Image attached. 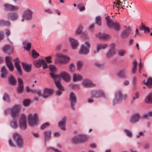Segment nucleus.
Returning a JSON list of instances; mask_svg holds the SVG:
<instances>
[{
  "mask_svg": "<svg viewBox=\"0 0 152 152\" xmlns=\"http://www.w3.org/2000/svg\"><path fill=\"white\" fill-rule=\"evenodd\" d=\"M20 108V107L19 105H15L11 108H8L6 109L4 111V114L5 115H7L10 113L12 118L16 119L18 115Z\"/></svg>",
  "mask_w": 152,
  "mask_h": 152,
  "instance_id": "obj_1",
  "label": "nucleus"
},
{
  "mask_svg": "<svg viewBox=\"0 0 152 152\" xmlns=\"http://www.w3.org/2000/svg\"><path fill=\"white\" fill-rule=\"evenodd\" d=\"M107 24L109 28H112L118 31L121 29V25L120 23L114 22L110 18V16H107L105 18Z\"/></svg>",
  "mask_w": 152,
  "mask_h": 152,
  "instance_id": "obj_2",
  "label": "nucleus"
},
{
  "mask_svg": "<svg viewBox=\"0 0 152 152\" xmlns=\"http://www.w3.org/2000/svg\"><path fill=\"white\" fill-rule=\"evenodd\" d=\"M49 74L53 79L61 78L65 81L67 82L69 81L70 80V76L65 72H62L58 75H56L53 72H50Z\"/></svg>",
  "mask_w": 152,
  "mask_h": 152,
  "instance_id": "obj_3",
  "label": "nucleus"
},
{
  "mask_svg": "<svg viewBox=\"0 0 152 152\" xmlns=\"http://www.w3.org/2000/svg\"><path fill=\"white\" fill-rule=\"evenodd\" d=\"M28 120V123L30 126H33L37 125L39 121L37 114L35 113L33 115L32 114L29 115Z\"/></svg>",
  "mask_w": 152,
  "mask_h": 152,
  "instance_id": "obj_4",
  "label": "nucleus"
},
{
  "mask_svg": "<svg viewBox=\"0 0 152 152\" xmlns=\"http://www.w3.org/2000/svg\"><path fill=\"white\" fill-rule=\"evenodd\" d=\"M13 139L19 147L21 148L24 145L23 139L21 135L17 133L13 134Z\"/></svg>",
  "mask_w": 152,
  "mask_h": 152,
  "instance_id": "obj_5",
  "label": "nucleus"
},
{
  "mask_svg": "<svg viewBox=\"0 0 152 152\" xmlns=\"http://www.w3.org/2000/svg\"><path fill=\"white\" fill-rule=\"evenodd\" d=\"M126 96V95L122 94L120 90H118L115 94V98L114 100V103H117L123 99H125Z\"/></svg>",
  "mask_w": 152,
  "mask_h": 152,
  "instance_id": "obj_6",
  "label": "nucleus"
},
{
  "mask_svg": "<svg viewBox=\"0 0 152 152\" xmlns=\"http://www.w3.org/2000/svg\"><path fill=\"white\" fill-rule=\"evenodd\" d=\"M33 12L29 9L26 10L23 13V17L27 20H31L32 18Z\"/></svg>",
  "mask_w": 152,
  "mask_h": 152,
  "instance_id": "obj_7",
  "label": "nucleus"
},
{
  "mask_svg": "<svg viewBox=\"0 0 152 152\" xmlns=\"http://www.w3.org/2000/svg\"><path fill=\"white\" fill-rule=\"evenodd\" d=\"M18 85L17 88V91L18 94H21L24 91V85L23 80L20 78L18 79Z\"/></svg>",
  "mask_w": 152,
  "mask_h": 152,
  "instance_id": "obj_8",
  "label": "nucleus"
},
{
  "mask_svg": "<svg viewBox=\"0 0 152 152\" xmlns=\"http://www.w3.org/2000/svg\"><path fill=\"white\" fill-rule=\"evenodd\" d=\"M19 126L20 128L25 130L27 128L25 116L22 115L19 121Z\"/></svg>",
  "mask_w": 152,
  "mask_h": 152,
  "instance_id": "obj_9",
  "label": "nucleus"
},
{
  "mask_svg": "<svg viewBox=\"0 0 152 152\" xmlns=\"http://www.w3.org/2000/svg\"><path fill=\"white\" fill-rule=\"evenodd\" d=\"M69 99L71 103V107L73 110L75 109L74 104L77 103V100L75 94L72 92L69 96Z\"/></svg>",
  "mask_w": 152,
  "mask_h": 152,
  "instance_id": "obj_10",
  "label": "nucleus"
},
{
  "mask_svg": "<svg viewBox=\"0 0 152 152\" xmlns=\"http://www.w3.org/2000/svg\"><path fill=\"white\" fill-rule=\"evenodd\" d=\"M58 59L60 61V63L63 64H66L68 62L70 58L68 57L62 55L61 54H58L57 55Z\"/></svg>",
  "mask_w": 152,
  "mask_h": 152,
  "instance_id": "obj_11",
  "label": "nucleus"
},
{
  "mask_svg": "<svg viewBox=\"0 0 152 152\" xmlns=\"http://www.w3.org/2000/svg\"><path fill=\"white\" fill-rule=\"evenodd\" d=\"M54 91L52 89L46 88L44 90L43 97L44 98H47L53 95Z\"/></svg>",
  "mask_w": 152,
  "mask_h": 152,
  "instance_id": "obj_12",
  "label": "nucleus"
},
{
  "mask_svg": "<svg viewBox=\"0 0 152 152\" xmlns=\"http://www.w3.org/2000/svg\"><path fill=\"white\" fill-rule=\"evenodd\" d=\"M104 93L102 90H98L91 92V98H99L101 96H104Z\"/></svg>",
  "mask_w": 152,
  "mask_h": 152,
  "instance_id": "obj_13",
  "label": "nucleus"
},
{
  "mask_svg": "<svg viewBox=\"0 0 152 152\" xmlns=\"http://www.w3.org/2000/svg\"><path fill=\"white\" fill-rule=\"evenodd\" d=\"M69 39L72 48L73 49H76L78 45L77 40L71 37H69Z\"/></svg>",
  "mask_w": 152,
  "mask_h": 152,
  "instance_id": "obj_14",
  "label": "nucleus"
},
{
  "mask_svg": "<svg viewBox=\"0 0 152 152\" xmlns=\"http://www.w3.org/2000/svg\"><path fill=\"white\" fill-rule=\"evenodd\" d=\"M4 9L7 10H17L19 9V7L17 6H15L8 4H4Z\"/></svg>",
  "mask_w": 152,
  "mask_h": 152,
  "instance_id": "obj_15",
  "label": "nucleus"
},
{
  "mask_svg": "<svg viewBox=\"0 0 152 152\" xmlns=\"http://www.w3.org/2000/svg\"><path fill=\"white\" fill-rule=\"evenodd\" d=\"M67 120V118L64 117L62 118V120L58 123V126L61 129L63 130L65 129V125Z\"/></svg>",
  "mask_w": 152,
  "mask_h": 152,
  "instance_id": "obj_16",
  "label": "nucleus"
},
{
  "mask_svg": "<svg viewBox=\"0 0 152 152\" xmlns=\"http://www.w3.org/2000/svg\"><path fill=\"white\" fill-rule=\"evenodd\" d=\"M5 60L6 63L9 70L11 71H12L14 70V68L11 61L10 57L9 56L6 57L5 58Z\"/></svg>",
  "mask_w": 152,
  "mask_h": 152,
  "instance_id": "obj_17",
  "label": "nucleus"
},
{
  "mask_svg": "<svg viewBox=\"0 0 152 152\" xmlns=\"http://www.w3.org/2000/svg\"><path fill=\"white\" fill-rule=\"evenodd\" d=\"M7 16L10 19L12 20H14L18 18V15L16 12H11L8 14Z\"/></svg>",
  "mask_w": 152,
  "mask_h": 152,
  "instance_id": "obj_18",
  "label": "nucleus"
},
{
  "mask_svg": "<svg viewBox=\"0 0 152 152\" xmlns=\"http://www.w3.org/2000/svg\"><path fill=\"white\" fill-rule=\"evenodd\" d=\"M130 34V30L129 28L123 31L121 34V36L122 38H125L127 37Z\"/></svg>",
  "mask_w": 152,
  "mask_h": 152,
  "instance_id": "obj_19",
  "label": "nucleus"
},
{
  "mask_svg": "<svg viewBox=\"0 0 152 152\" xmlns=\"http://www.w3.org/2000/svg\"><path fill=\"white\" fill-rule=\"evenodd\" d=\"M140 118V115L139 113H137L133 115L130 119V122L133 123H136L138 122Z\"/></svg>",
  "mask_w": 152,
  "mask_h": 152,
  "instance_id": "obj_20",
  "label": "nucleus"
},
{
  "mask_svg": "<svg viewBox=\"0 0 152 152\" xmlns=\"http://www.w3.org/2000/svg\"><path fill=\"white\" fill-rule=\"evenodd\" d=\"M83 84L84 87H94L96 85L95 84L93 83L88 80H84Z\"/></svg>",
  "mask_w": 152,
  "mask_h": 152,
  "instance_id": "obj_21",
  "label": "nucleus"
},
{
  "mask_svg": "<svg viewBox=\"0 0 152 152\" xmlns=\"http://www.w3.org/2000/svg\"><path fill=\"white\" fill-rule=\"evenodd\" d=\"M126 70L125 69H122L120 70L117 74V76L123 78H126Z\"/></svg>",
  "mask_w": 152,
  "mask_h": 152,
  "instance_id": "obj_22",
  "label": "nucleus"
},
{
  "mask_svg": "<svg viewBox=\"0 0 152 152\" xmlns=\"http://www.w3.org/2000/svg\"><path fill=\"white\" fill-rule=\"evenodd\" d=\"M22 64L24 69L26 72H29L31 71V65L28 64L27 63L23 62L22 63Z\"/></svg>",
  "mask_w": 152,
  "mask_h": 152,
  "instance_id": "obj_23",
  "label": "nucleus"
},
{
  "mask_svg": "<svg viewBox=\"0 0 152 152\" xmlns=\"http://www.w3.org/2000/svg\"><path fill=\"white\" fill-rule=\"evenodd\" d=\"M107 46V44H100L98 45L96 47V50H94L93 51V53L94 54H96L101 49H105Z\"/></svg>",
  "mask_w": 152,
  "mask_h": 152,
  "instance_id": "obj_24",
  "label": "nucleus"
},
{
  "mask_svg": "<svg viewBox=\"0 0 152 152\" xmlns=\"http://www.w3.org/2000/svg\"><path fill=\"white\" fill-rule=\"evenodd\" d=\"M3 51L5 53L12 52L13 51V48L11 46L9 45H6L3 48ZM10 54V53H9Z\"/></svg>",
  "mask_w": 152,
  "mask_h": 152,
  "instance_id": "obj_25",
  "label": "nucleus"
},
{
  "mask_svg": "<svg viewBox=\"0 0 152 152\" xmlns=\"http://www.w3.org/2000/svg\"><path fill=\"white\" fill-rule=\"evenodd\" d=\"M88 52V49L86 48L83 45H82L81 49L79 51V54L86 55Z\"/></svg>",
  "mask_w": 152,
  "mask_h": 152,
  "instance_id": "obj_26",
  "label": "nucleus"
},
{
  "mask_svg": "<svg viewBox=\"0 0 152 152\" xmlns=\"http://www.w3.org/2000/svg\"><path fill=\"white\" fill-rule=\"evenodd\" d=\"M15 64L18 73L20 75H22V72L19 61H16L15 62Z\"/></svg>",
  "mask_w": 152,
  "mask_h": 152,
  "instance_id": "obj_27",
  "label": "nucleus"
},
{
  "mask_svg": "<svg viewBox=\"0 0 152 152\" xmlns=\"http://www.w3.org/2000/svg\"><path fill=\"white\" fill-rule=\"evenodd\" d=\"M54 82L56 86L58 88L61 89L63 87L61 83L60 78L54 79Z\"/></svg>",
  "mask_w": 152,
  "mask_h": 152,
  "instance_id": "obj_28",
  "label": "nucleus"
},
{
  "mask_svg": "<svg viewBox=\"0 0 152 152\" xmlns=\"http://www.w3.org/2000/svg\"><path fill=\"white\" fill-rule=\"evenodd\" d=\"M1 76L2 78H4L6 77L7 74V71L5 66H3L2 67L1 70Z\"/></svg>",
  "mask_w": 152,
  "mask_h": 152,
  "instance_id": "obj_29",
  "label": "nucleus"
},
{
  "mask_svg": "<svg viewBox=\"0 0 152 152\" xmlns=\"http://www.w3.org/2000/svg\"><path fill=\"white\" fill-rule=\"evenodd\" d=\"M10 22L8 20H5L2 19L0 20V26H9Z\"/></svg>",
  "mask_w": 152,
  "mask_h": 152,
  "instance_id": "obj_30",
  "label": "nucleus"
},
{
  "mask_svg": "<svg viewBox=\"0 0 152 152\" xmlns=\"http://www.w3.org/2000/svg\"><path fill=\"white\" fill-rule=\"evenodd\" d=\"M96 36L98 37L99 38L103 40L107 39L109 38V35L105 34H101L99 33Z\"/></svg>",
  "mask_w": 152,
  "mask_h": 152,
  "instance_id": "obj_31",
  "label": "nucleus"
},
{
  "mask_svg": "<svg viewBox=\"0 0 152 152\" xmlns=\"http://www.w3.org/2000/svg\"><path fill=\"white\" fill-rule=\"evenodd\" d=\"M51 132L50 131L45 132L44 134V138L45 140H48L51 137Z\"/></svg>",
  "mask_w": 152,
  "mask_h": 152,
  "instance_id": "obj_32",
  "label": "nucleus"
},
{
  "mask_svg": "<svg viewBox=\"0 0 152 152\" xmlns=\"http://www.w3.org/2000/svg\"><path fill=\"white\" fill-rule=\"evenodd\" d=\"M9 84L11 85H15L16 82L15 79L13 75H11L10 77H8Z\"/></svg>",
  "mask_w": 152,
  "mask_h": 152,
  "instance_id": "obj_33",
  "label": "nucleus"
},
{
  "mask_svg": "<svg viewBox=\"0 0 152 152\" xmlns=\"http://www.w3.org/2000/svg\"><path fill=\"white\" fill-rule=\"evenodd\" d=\"M145 102L147 103H152V93L149 94L146 97Z\"/></svg>",
  "mask_w": 152,
  "mask_h": 152,
  "instance_id": "obj_34",
  "label": "nucleus"
},
{
  "mask_svg": "<svg viewBox=\"0 0 152 152\" xmlns=\"http://www.w3.org/2000/svg\"><path fill=\"white\" fill-rule=\"evenodd\" d=\"M145 82V80L143 82L146 85L149 87H151L152 86V78H149L147 80L146 82Z\"/></svg>",
  "mask_w": 152,
  "mask_h": 152,
  "instance_id": "obj_35",
  "label": "nucleus"
},
{
  "mask_svg": "<svg viewBox=\"0 0 152 152\" xmlns=\"http://www.w3.org/2000/svg\"><path fill=\"white\" fill-rule=\"evenodd\" d=\"M80 138L79 136H78L73 137L72 140V143L74 144H77L80 143Z\"/></svg>",
  "mask_w": 152,
  "mask_h": 152,
  "instance_id": "obj_36",
  "label": "nucleus"
},
{
  "mask_svg": "<svg viewBox=\"0 0 152 152\" xmlns=\"http://www.w3.org/2000/svg\"><path fill=\"white\" fill-rule=\"evenodd\" d=\"M116 52V50H110L106 54V56L107 58H109L114 55Z\"/></svg>",
  "mask_w": 152,
  "mask_h": 152,
  "instance_id": "obj_37",
  "label": "nucleus"
},
{
  "mask_svg": "<svg viewBox=\"0 0 152 152\" xmlns=\"http://www.w3.org/2000/svg\"><path fill=\"white\" fill-rule=\"evenodd\" d=\"M95 22L98 26H101L102 25L101 17L99 16L96 17V18Z\"/></svg>",
  "mask_w": 152,
  "mask_h": 152,
  "instance_id": "obj_38",
  "label": "nucleus"
},
{
  "mask_svg": "<svg viewBox=\"0 0 152 152\" xmlns=\"http://www.w3.org/2000/svg\"><path fill=\"white\" fill-rule=\"evenodd\" d=\"M80 137V143L86 141L87 139V137L86 136L83 135H78Z\"/></svg>",
  "mask_w": 152,
  "mask_h": 152,
  "instance_id": "obj_39",
  "label": "nucleus"
},
{
  "mask_svg": "<svg viewBox=\"0 0 152 152\" xmlns=\"http://www.w3.org/2000/svg\"><path fill=\"white\" fill-rule=\"evenodd\" d=\"M42 59L41 60L39 59L35 61L34 65L37 68L40 67L42 64Z\"/></svg>",
  "mask_w": 152,
  "mask_h": 152,
  "instance_id": "obj_40",
  "label": "nucleus"
},
{
  "mask_svg": "<svg viewBox=\"0 0 152 152\" xmlns=\"http://www.w3.org/2000/svg\"><path fill=\"white\" fill-rule=\"evenodd\" d=\"M23 44L24 45H26V47L24 46V48L27 51H29L31 48V44L30 43H28L26 44V42L25 41L23 42Z\"/></svg>",
  "mask_w": 152,
  "mask_h": 152,
  "instance_id": "obj_41",
  "label": "nucleus"
},
{
  "mask_svg": "<svg viewBox=\"0 0 152 152\" xmlns=\"http://www.w3.org/2000/svg\"><path fill=\"white\" fill-rule=\"evenodd\" d=\"M139 29L140 30H143L145 32H147L148 33L150 31V29L148 27H147L145 26H140L139 27Z\"/></svg>",
  "mask_w": 152,
  "mask_h": 152,
  "instance_id": "obj_42",
  "label": "nucleus"
},
{
  "mask_svg": "<svg viewBox=\"0 0 152 152\" xmlns=\"http://www.w3.org/2000/svg\"><path fill=\"white\" fill-rule=\"evenodd\" d=\"M82 78L79 75L74 74L73 76V80L74 81L80 80Z\"/></svg>",
  "mask_w": 152,
  "mask_h": 152,
  "instance_id": "obj_43",
  "label": "nucleus"
},
{
  "mask_svg": "<svg viewBox=\"0 0 152 152\" xmlns=\"http://www.w3.org/2000/svg\"><path fill=\"white\" fill-rule=\"evenodd\" d=\"M31 103L30 99H24L23 101V105L25 106H28Z\"/></svg>",
  "mask_w": 152,
  "mask_h": 152,
  "instance_id": "obj_44",
  "label": "nucleus"
},
{
  "mask_svg": "<svg viewBox=\"0 0 152 152\" xmlns=\"http://www.w3.org/2000/svg\"><path fill=\"white\" fill-rule=\"evenodd\" d=\"M13 121H12L11 122L10 125L11 126L13 127L14 128H16L17 126V125L16 123V120L17 118L16 119H14V118Z\"/></svg>",
  "mask_w": 152,
  "mask_h": 152,
  "instance_id": "obj_45",
  "label": "nucleus"
},
{
  "mask_svg": "<svg viewBox=\"0 0 152 152\" xmlns=\"http://www.w3.org/2000/svg\"><path fill=\"white\" fill-rule=\"evenodd\" d=\"M83 29V27L82 26H80L77 28L76 32L77 34H82L83 32L82 30Z\"/></svg>",
  "mask_w": 152,
  "mask_h": 152,
  "instance_id": "obj_46",
  "label": "nucleus"
},
{
  "mask_svg": "<svg viewBox=\"0 0 152 152\" xmlns=\"http://www.w3.org/2000/svg\"><path fill=\"white\" fill-rule=\"evenodd\" d=\"M3 100L7 102H10L9 96L7 93H5L4 94V96L3 98Z\"/></svg>",
  "mask_w": 152,
  "mask_h": 152,
  "instance_id": "obj_47",
  "label": "nucleus"
},
{
  "mask_svg": "<svg viewBox=\"0 0 152 152\" xmlns=\"http://www.w3.org/2000/svg\"><path fill=\"white\" fill-rule=\"evenodd\" d=\"M32 55L33 58H36L39 56V54L34 50H33L32 52Z\"/></svg>",
  "mask_w": 152,
  "mask_h": 152,
  "instance_id": "obj_48",
  "label": "nucleus"
},
{
  "mask_svg": "<svg viewBox=\"0 0 152 152\" xmlns=\"http://www.w3.org/2000/svg\"><path fill=\"white\" fill-rule=\"evenodd\" d=\"M78 7L80 11H82L85 9L84 5L83 4L81 3L79 4L78 6Z\"/></svg>",
  "mask_w": 152,
  "mask_h": 152,
  "instance_id": "obj_49",
  "label": "nucleus"
},
{
  "mask_svg": "<svg viewBox=\"0 0 152 152\" xmlns=\"http://www.w3.org/2000/svg\"><path fill=\"white\" fill-rule=\"evenodd\" d=\"M42 64L43 68L44 69H47L48 68V66L46 62L43 59H42Z\"/></svg>",
  "mask_w": 152,
  "mask_h": 152,
  "instance_id": "obj_50",
  "label": "nucleus"
},
{
  "mask_svg": "<svg viewBox=\"0 0 152 152\" xmlns=\"http://www.w3.org/2000/svg\"><path fill=\"white\" fill-rule=\"evenodd\" d=\"M69 87L71 88L74 89L79 88V85L75 84H70Z\"/></svg>",
  "mask_w": 152,
  "mask_h": 152,
  "instance_id": "obj_51",
  "label": "nucleus"
},
{
  "mask_svg": "<svg viewBox=\"0 0 152 152\" xmlns=\"http://www.w3.org/2000/svg\"><path fill=\"white\" fill-rule=\"evenodd\" d=\"M83 62L81 61H78L77 62V66L78 69H80L82 67Z\"/></svg>",
  "mask_w": 152,
  "mask_h": 152,
  "instance_id": "obj_52",
  "label": "nucleus"
},
{
  "mask_svg": "<svg viewBox=\"0 0 152 152\" xmlns=\"http://www.w3.org/2000/svg\"><path fill=\"white\" fill-rule=\"evenodd\" d=\"M75 66L72 63L70 64L69 66V69L71 72H73L75 69Z\"/></svg>",
  "mask_w": 152,
  "mask_h": 152,
  "instance_id": "obj_53",
  "label": "nucleus"
},
{
  "mask_svg": "<svg viewBox=\"0 0 152 152\" xmlns=\"http://www.w3.org/2000/svg\"><path fill=\"white\" fill-rule=\"evenodd\" d=\"M64 90V89L63 87L61 89H58L56 91V94L58 96H60L61 94L62 91Z\"/></svg>",
  "mask_w": 152,
  "mask_h": 152,
  "instance_id": "obj_54",
  "label": "nucleus"
},
{
  "mask_svg": "<svg viewBox=\"0 0 152 152\" xmlns=\"http://www.w3.org/2000/svg\"><path fill=\"white\" fill-rule=\"evenodd\" d=\"M49 70L52 72H55L56 71V67L52 65H50L49 67ZM53 73H54L53 72Z\"/></svg>",
  "mask_w": 152,
  "mask_h": 152,
  "instance_id": "obj_55",
  "label": "nucleus"
},
{
  "mask_svg": "<svg viewBox=\"0 0 152 152\" xmlns=\"http://www.w3.org/2000/svg\"><path fill=\"white\" fill-rule=\"evenodd\" d=\"M49 126V124L48 123H45L43 124L41 126V129L43 130L45 129L46 127Z\"/></svg>",
  "mask_w": 152,
  "mask_h": 152,
  "instance_id": "obj_56",
  "label": "nucleus"
},
{
  "mask_svg": "<svg viewBox=\"0 0 152 152\" xmlns=\"http://www.w3.org/2000/svg\"><path fill=\"white\" fill-rule=\"evenodd\" d=\"M9 145L11 147H15V145L12 139H10L9 141Z\"/></svg>",
  "mask_w": 152,
  "mask_h": 152,
  "instance_id": "obj_57",
  "label": "nucleus"
},
{
  "mask_svg": "<svg viewBox=\"0 0 152 152\" xmlns=\"http://www.w3.org/2000/svg\"><path fill=\"white\" fill-rule=\"evenodd\" d=\"M118 52L120 56H123L125 54L126 51L124 50H122L118 51Z\"/></svg>",
  "mask_w": 152,
  "mask_h": 152,
  "instance_id": "obj_58",
  "label": "nucleus"
},
{
  "mask_svg": "<svg viewBox=\"0 0 152 152\" xmlns=\"http://www.w3.org/2000/svg\"><path fill=\"white\" fill-rule=\"evenodd\" d=\"M124 132L126 133L127 135L129 137H131L132 135V133L129 130L125 129L124 130Z\"/></svg>",
  "mask_w": 152,
  "mask_h": 152,
  "instance_id": "obj_59",
  "label": "nucleus"
},
{
  "mask_svg": "<svg viewBox=\"0 0 152 152\" xmlns=\"http://www.w3.org/2000/svg\"><path fill=\"white\" fill-rule=\"evenodd\" d=\"M51 59V56H49L46 58V61L48 63H51L52 62Z\"/></svg>",
  "mask_w": 152,
  "mask_h": 152,
  "instance_id": "obj_60",
  "label": "nucleus"
},
{
  "mask_svg": "<svg viewBox=\"0 0 152 152\" xmlns=\"http://www.w3.org/2000/svg\"><path fill=\"white\" fill-rule=\"evenodd\" d=\"M115 44H112L110 45V50H115Z\"/></svg>",
  "mask_w": 152,
  "mask_h": 152,
  "instance_id": "obj_61",
  "label": "nucleus"
},
{
  "mask_svg": "<svg viewBox=\"0 0 152 152\" xmlns=\"http://www.w3.org/2000/svg\"><path fill=\"white\" fill-rule=\"evenodd\" d=\"M5 32L7 36H8L10 35V32L9 29H6L5 30Z\"/></svg>",
  "mask_w": 152,
  "mask_h": 152,
  "instance_id": "obj_62",
  "label": "nucleus"
},
{
  "mask_svg": "<svg viewBox=\"0 0 152 152\" xmlns=\"http://www.w3.org/2000/svg\"><path fill=\"white\" fill-rule=\"evenodd\" d=\"M36 93L39 96V97L43 96V95L42 94L41 91H37Z\"/></svg>",
  "mask_w": 152,
  "mask_h": 152,
  "instance_id": "obj_63",
  "label": "nucleus"
},
{
  "mask_svg": "<svg viewBox=\"0 0 152 152\" xmlns=\"http://www.w3.org/2000/svg\"><path fill=\"white\" fill-rule=\"evenodd\" d=\"M149 116L148 114H145L143 115L142 117H141L142 119H147Z\"/></svg>",
  "mask_w": 152,
  "mask_h": 152,
  "instance_id": "obj_64",
  "label": "nucleus"
}]
</instances>
